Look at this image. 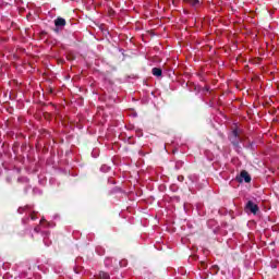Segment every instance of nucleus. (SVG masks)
<instances>
[{
    "instance_id": "4",
    "label": "nucleus",
    "mask_w": 279,
    "mask_h": 279,
    "mask_svg": "<svg viewBox=\"0 0 279 279\" xmlns=\"http://www.w3.org/2000/svg\"><path fill=\"white\" fill-rule=\"evenodd\" d=\"M54 25L56 27H64V25H66V20L58 17L57 20H54Z\"/></svg>"
},
{
    "instance_id": "1",
    "label": "nucleus",
    "mask_w": 279,
    "mask_h": 279,
    "mask_svg": "<svg viewBox=\"0 0 279 279\" xmlns=\"http://www.w3.org/2000/svg\"><path fill=\"white\" fill-rule=\"evenodd\" d=\"M238 182H252V177H250V173L247 171L243 170L240 175L236 178Z\"/></svg>"
},
{
    "instance_id": "9",
    "label": "nucleus",
    "mask_w": 279,
    "mask_h": 279,
    "mask_svg": "<svg viewBox=\"0 0 279 279\" xmlns=\"http://www.w3.org/2000/svg\"><path fill=\"white\" fill-rule=\"evenodd\" d=\"M40 226H47L48 228H53V225H51V222H47L45 220H40Z\"/></svg>"
},
{
    "instance_id": "3",
    "label": "nucleus",
    "mask_w": 279,
    "mask_h": 279,
    "mask_svg": "<svg viewBox=\"0 0 279 279\" xmlns=\"http://www.w3.org/2000/svg\"><path fill=\"white\" fill-rule=\"evenodd\" d=\"M230 141L233 143V145H239V142L241 141V137H239V131L233 130L230 135Z\"/></svg>"
},
{
    "instance_id": "12",
    "label": "nucleus",
    "mask_w": 279,
    "mask_h": 279,
    "mask_svg": "<svg viewBox=\"0 0 279 279\" xmlns=\"http://www.w3.org/2000/svg\"><path fill=\"white\" fill-rule=\"evenodd\" d=\"M35 232H40V227L35 228Z\"/></svg>"
},
{
    "instance_id": "7",
    "label": "nucleus",
    "mask_w": 279,
    "mask_h": 279,
    "mask_svg": "<svg viewBox=\"0 0 279 279\" xmlns=\"http://www.w3.org/2000/svg\"><path fill=\"white\" fill-rule=\"evenodd\" d=\"M186 3H190L191 5H193L194 8L196 5H199V0H184Z\"/></svg>"
},
{
    "instance_id": "10",
    "label": "nucleus",
    "mask_w": 279,
    "mask_h": 279,
    "mask_svg": "<svg viewBox=\"0 0 279 279\" xmlns=\"http://www.w3.org/2000/svg\"><path fill=\"white\" fill-rule=\"evenodd\" d=\"M44 243L45 245H49V239L47 238V233L44 232Z\"/></svg>"
},
{
    "instance_id": "2",
    "label": "nucleus",
    "mask_w": 279,
    "mask_h": 279,
    "mask_svg": "<svg viewBox=\"0 0 279 279\" xmlns=\"http://www.w3.org/2000/svg\"><path fill=\"white\" fill-rule=\"evenodd\" d=\"M246 210H250V213H253V215H256V213H258V205H256L252 201H248L246 204Z\"/></svg>"
},
{
    "instance_id": "14",
    "label": "nucleus",
    "mask_w": 279,
    "mask_h": 279,
    "mask_svg": "<svg viewBox=\"0 0 279 279\" xmlns=\"http://www.w3.org/2000/svg\"><path fill=\"white\" fill-rule=\"evenodd\" d=\"M36 219V217L32 216V220L34 221Z\"/></svg>"
},
{
    "instance_id": "11",
    "label": "nucleus",
    "mask_w": 279,
    "mask_h": 279,
    "mask_svg": "<svg viewBox=\"0 0 279 279\" xmlns=\"http://www.w3.org/2000/svg\"><path fill=\"white\" fill-rule=\"evenodd\" d=\"M92 156H93L94 158H97L99 155L97 154V150H93V151H92Z\"/></svg>"
},
{
    "instance_id": "15",
    "label": "nucleus",
    "mask_w": 279,
    "mask_h": 279,
    "mask_svg": "<svg viewBox=\"0 0 279 279\" xmlns=\"http://www.w3.org/2000/svg\"><path fill=\"white\" fill-rule=\"evenodd\" d=\"M19 213H21V208L19 209Z\"/></svg>"
},
{
    "instance_id": "6",
    "label": "nucleus",
    "mask_w": 279,
    "mask_h": 279,
    "mask_svg": "<svg viewBox=\"0 0 279 279\" xmlns=\"http://www.w3.org/2000/svg\"><path fill=\"white\" fill-rule=\"evenodd\" d=\"M97 279H110V275L107 272L100 271L97 276Z\"/></svg>"
},
{
    "instance_id": "5",
    "label": "nucleus",
    "mask_w": 279,
    "mask_h": 279,
    "mask_svg": "<svg viewBox=\"0 0 279 279\" xmlns=\"http://www.w3.org/2000/svg\"><path fill=\"white\" fill-rule=\"evenodd\" d=\"M153 75H155V77H160L162 75V70H160L159 68H154Z\"/></svg>"
},
{
    "instance_id": "13",
    "label": "nucleus",
    "mask_w": 279,
    "mask_h": 279,
    "mask_svg": "<svg viewBox=\"0 0 279 279\" xmlns=\"http://www.w3.org/2000/svg\"><path fill=\"white\" fill-rule=\"evenodd\" d=\"M180 182H182V180H184V177H179Z\"/></svg>"
},
{
    "instance_id": "8",
    "label": "nucleus",
    "mask_w": 279,
    "mask_h": 279,
    "mask_svg": "<svg viewBox=\"0 0 279 279\" xmlns=\"http://www.w3.org/2000/svg\"><path fill=\"white\" fill-rule=\"evenodd\" d=\"M100 171H102V173H108V171H110V167L104 165L100 167Z\"/></svg>"
}]
</instances>
